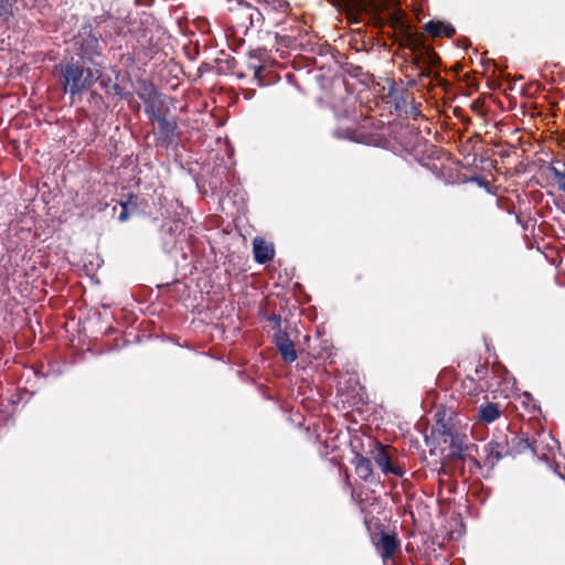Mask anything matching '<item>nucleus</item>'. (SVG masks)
I'll list each match as a JSON object with an SVG mask.
<instances>
[{"label":"nucleus","instance_id":"nucleus-1","mask_svg":"<svg viewBox=\"0 0 565 565\" xmlns=\"http://www.w3.org/2000/svg\"><path fill=\"white\" fill-rule=\"evenodd\" d=\"M60 76L61 88L64 94L70 95L74 102L81 99L85 92L92 89L99 75L93 66L84 64L83 61H76L75 56L63 61L55 66Z\"/></svg>","mask_w":565,"mask_h":565},{"label":"nucleus","instance_id":"nucleus-2","mask_svg":"<svg viewBox=\"0 0 565 565\" xmlns=\"http://www.w3.org/2000/svg\"><path fill=\"white\" fill-rule=\"evenodd\" d=\"M401 46L412 52V63L419 78L439 76L435 67L440 63V57L434 49L426 45L424 34L412 31L408 26L401 39Z\"/></svg>","mask_w":565,"mask_h":565},{"label":"nucleus","instance_id":"nucleus-3","mask_svg":"<svg viewBox=\"0 0 565 565\" xmlns=\"http://www.w3.org/2000/svg\"><path fill=\"white\" fill-rule=\"evenodd\" d=\"M75 60L84 64L95 66L103 61L104 44L100 41V33L92 24H84L74 38Z\"/></svg>","mask_w":565,"mask_h":565},{"label":"nucleus","instance_id":"nucleus-4","mask_svg":"<svg viewBox=\"0 0 565 565\" xmlns=\"http://www.w3.org/2000/svg\"><path fill=\"white\" fill-rule=\"evenodd\" d=\"M230 21L235 33L246 35L248 30L263 21L260 11L245 0H228Z\"/></svg>","mask_w":565,"mask_h":565},{"label":"nucleus","instance_id":"nucleus-5","mask_svg":"<svg viewBox=\"0 0 565 565\" xmlns=\"http://www.w3.org/2000/svg\"><path fill=\"white\" fill-rule=\"evenodd\" d=\"M359 117L354 111L348 110L338 113V125L333 130V136L339 139H348L360 143H371L373 136L364 130V125H360Z\"/></svg>","mask_w":565,"mask_h":565},{"label":"nucleus","instance_id":"nucleus-6","mask_svg":"<svg viewBox=\"0 0 565 565\" xmlns=\"http://www.w3.org/2000/svg\"><path fill=\"white\" fill-rule=\"evenodd\" d=\"M395 1L396 0H339L351 23L361 22V15L364 13L377 14L392 6Z\"/></svg>","mask_w":565,"mask_h":565},{"label":"nucleus","instance_id":"nucleus-7","mask_svg":"<svg viewBox=\"0 0 565 565\" xmlns=\"http://www.w3.org/2000/svg\"><path fill=\"white\" fill-rule=\"evenodd\" d=\"M139 98L143 102L145 114L149 121L154 125L156 120L169 115V107L166 105L163 95L153 85H149L139 92Z\"/></svg>","mask_w":565,"mask_h":565},{"label":"nucleus","instance_id":"nucleus-8","mask_svg":"<svg viewBox=\"0 0 565 565\" xmlns=\"http://www.w3.org/2000/svg\"><path fill=\"white\" fill-rule=\"evenodd\" d=\"M152 132L157 146L163 149L178 145L180 140L178 118L175 116H167L156 120Z\"/></svg>","mask_w":565,"mask_h":565},{"label":"nucleus","instance_id":"nucleus-9","mask_svg":"<svg viewBox=\"0 0 565 565\" xmlns=\"http://www.w3.org/2000/svg\"><path fill=\"white\" fill-rule=\"evenodd\" d=\"M546 438H551V436L545 431L539 433L537 438L534 436L530 437L529 434L524 431L514 434L511 439H508L510 455L523 454L527 450L539 455L543 450L542 444Z\"/></svg>","mask_w":565,"mask_h":565},{"label":"nucleus","instance_id":"nucleus-10","mask_svg":"<svg viewBox=\"0 0 565 565\" xmlns=\"http://www.w3.org/2000/svg\"><path fill=\"white\" fill-rule=\"evenodd\" d=\"M393 447L376 443L375 448L371 451L372 460L382 470L384 475H394L396 477H403L405 470L401 465L395 463L393 461Z\"/></svg>","mask_w":565,"mask_h":565},{"label":"nucleus","instance_id":"nucleus-11","mask_svg":"<svg viewBox=\"0 0 565 565\" xmlns=\"http://www.w3.org/2000/svg\"><path fill=\"white\" fill-rule=\"evenodd\" d=\"M373 544L385 565L393 561L396 554L402 553L401 540L395 532L381 531L379 537L373 540Z\"/></svg>","mask_w":565,"mask_h":565},{"label":"nucleus","instance_id":"nucleus-12","mask_svg":"<svg viewBox=\"0 0 565 565\" xmlns=\"http://www.w3.org/2000/svg\"><path fill=\"white\" fill-rule=\"evenodd\" d=\"M484 465L493 468L504 456L510 455L508 437L493 438L484 446Z\"/></svg>","mask_w":565,"mask_h":565},{"label":"nucleus","instance_id":"nucleus-13","mask_svg":"<svg viewBox=\"0 0 565 565\" xmlns=\"http://www.w3.org/2000/svg\"><path fill=\"white\" fill-rule=\"evenodd\" d=\"M161 233L163 236H169L168 243L173 244L185 242L191 237L190 228L179 218L164 222Z\"/></svg>","mask_w":565,"mask_h":565},{"label":"nucleus","instance_id":"nucleus-14","mask_svg":"<svg viewBox=\"0 0 565 565\" xmlns=\"http://www.w3.org/2000/svg\"><path fill=\"white\" fill-rule=\"evenodd\" d=\"M273 342L275 343L281 359L285 362L292 363L297 360V352L295 350V344L290 340L288 333L286 331L275 332L273 334Z\"/></svg>","mask_w":565,"mask_h":565},{"label":"nucleus","instance_id":"nucleus-15","mask_svg":"<svg viewBox=\"0 0 565 565\" xmlns=\"http://www.w3.org/2000/svg\"><path fill=\"white\" fill-rule=\"evenodd\" d=\"M95 71H97V75L99 77L97 78V82L99 84V87L107 94H114L116 96H119L120 98H126L129 93L125 90L122 86H120L117 83H114L111 77L109 75L104 74V63H100L98 65L93 66Z\"/></svg>","mask_w":565,"mask_h":565},{"label":"nucleus","instance_id":"nucleus-16","mask_svg":"<svg viewBox=\"0 0 565 565\" xmlns=\"http://www.w3.org/2000/svg\"><path fill=\"white\" fill-rule=\"evenodd\" d=\"M503 414V408L500 403L486 402L482 403L476 414V419L481 424H492L499 419Z\"/></svg>","mask_w":565,"mask_h":565},{"label":"nucleus","instance_id":"nucleus-17","mask_svg":"<svg viewBox=\"0 0 565 565\" xmlns=\"http://www.w3.org/2000/svg\"><path fill=\"white\" fill-rule=\"evenodd\" d=\"M424 31L433 38L451 39L456 34L452 24L444 21L430 20L424 25Z\"/></svg>","mask_w":565,"mask_h":565},{"label":"nucleus","instance_id":"nucleus-18","mask_svg":"<svg viewBox=\"0 0 565 565\" xmlns=\"http://www.w3.org/2000/svg\"><path fill=\"white\" fill-rule=\"evenodd\" d=\"M254 258L258 264H266L274 258L275 249L262 238H255L253 242Z\"/></svg>","mask_w":565,"mask_h":565},{"label":"nucleus","instance_id":"nucleus-19","mask_svg":"<svg viewBox=\"0 0 565 565\" xmlns=\"http://www.w3.org/2000/svg\"><path fill=\"white\" fill-rule=\"evenodd\" d=\"M465 439L466 436H459L458 434L451 435L449 454L450 459L463 461L466 459V452L472 448H476L475 445H467Z\"/></svg>","mask_w":565,"mask_h":565},{"label":"nucleus","instance_id":"nucleus-20","mask_svg":"<svg viewBox=\"0 0 565 565\" xmlns=\"http://www.w3.org/2000/svg\"><path fill=\"white\" fill-rule=\"evenodd\" d=\"M351 463L354 466L355 473L364 481L371 480L373 476L372 458H367L361 454H355Z\"/></svg>","mask_w":565,"mask_h":565},{"label":"nucleus","instance_id":"nucleus-21","mask_svg":"<svg viewBox=\"0 0 565 565\" xmlns=\"http://www.w3.org/2000/svg\"><path fill=\"white\" fill-rule=\"evenodd\" d=\"M547 170L553 175L558 190L565 192V160H552L547 166Z\"/></svg>","mask_w":565,"mask_h":565},{"label":"nucleus","instance_id":"nucleus-22","mask_svg":"<svg viewBox=\"0 0 565 565\" xmlns=\"http://www.w3.org/2000/svg\"><path fill=\"white\" fill-rule=\"evenodd\" d=\"M137 196L129 194L127 201L119 202L118 221L126 222L129 218V213L137 209Z\"/></svg>","mask_w":565,"mask_h":565},{"label":"nucleus","instance_id":"nucleus-23","mask_svg":"<svg viewBox=\"0 0 565 565\" xmlns=\"http://www.w3.org/2000/svg\"><path fill=\"white\" fill-rule=\"evenodd\" d=\"M387 97L395 104V109L399 113L406 110L407 99L398 93L394 83L390 85Z\"/></svg>","mask_w":565,"mask_h":565},{"label":"nucleus","instance_id":"nucleus-24","mask_svg":"<svg viewBox=\"0 0 565 565\" xmlns=\"http://www.w3.org/2000/svg\"><path fill=\"white\" fill-rule=\"evenodd\" d=\"M489 372H492L494 373V367H492L491 370H489V366H488V363H480L479 365L476 366L475 369V375L477 377V380L479 382H482L484 381V385H480L481 390H484V387L488 390L492 386L491 383H489L488 381H486Z\"/></svg>","mask_w":565,"mask_h":565},{"label":"nucleus","instance_id":"nucleus-25","mask_svg":"<svg viewBox=\"0 0 565 565\" xmlns=\"http://www.w3.org/2000/svg\"><path fill=\"white\" fill-rule=\"evenodd\" d=\"M267 328L275 332L282 331L281 330V317L279 315L273 313L266 317Z\"/></svg>","mask_w":565,"mask_h":565},{"label":"nucleus","instance_id":"nucleus-26","mask_svg":"<svg viewBox=\"0 0 565 565\" xmlns=\"http://www.w3.org/2000/svg\"><path fill=\"white\" fill-rule=\"evenodd\" d=\"M18 0H0V15H12Z\"/></svg>","mask_w":565,"mask_h":565},{"label":"nucleus","instance_id":"nucleus-27","mask_svg":"<svg viewBox=\"0 0 565 565\" xmlns=\"http://www.w3.org/2000/svg\"><path fill=\"white\" fill-rule=\"evenodd\" d=\"M269 4L273 6L274 9L286 11L289 8V2L287 0H270Z\"/></svg>","mask_w":565,"mask_h":565},{"label":"nucleus","instance_id":"nucleus-28","mask_svg":"<svg viewBox=\"0 0 565 565\" xmlns=\"http://www.w3.org/2000/svg\"><path fill=\"white\" fill-rule=\"evenodd\" d=\"M405 114H406L407 116L413 117L414 119H416L418 116H420V115H422V114H420V110L418 109V107H417V106H411L409 110H408V109H406V110H405Z\"/></svg>","mask_w":565,"mask_h":565},{"label":"nucleus","instance_id":"nucleus-29","mask_svg":"<svg viewBox=\"0 0 565 565\" xmlns=\"http://www.w3.org/2000/svg\"><path fill=\"white\" fill-rule=\"evenodd\" d=\"M22 4L26 9H32L38 6L40 0H21Z\"/></svg>","mask_w":565,"mask_h":565},{"label":"nucleus","instance_id":"nucleus-30","mask_svg":"<svg viewBox=\"0 0 565 565\" xmlns=\"http://www.w3.org/2000/svg\"><path fill=\"white\" fill-rule=\"evenodd\" d=\"M564 479H565V476L561 475Z\"/></svg>","mask_w":565,"mask_h":565}]
</instances>
